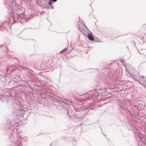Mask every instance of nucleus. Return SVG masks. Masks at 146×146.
<instances>
[{"label":"nucleus","instance_id":"nucleus-5","mask_svg":"<svg viewBox=\"0 0 146 146\" xmlns=\"http://www.w3.org/2000/svg\"><path fill=\"white\" fill-rule=\"evenodd\" d=\"M138 52L139 53L141 54H144L145 56V50L143 49H140L139 50H138Z\"/></svg>","mask_w":146,"mask_h":146},{"label":"nucleus","instance_id":"nucleus-9","mask_svg":"<svg viewBox=\"0 0 146 146\" xmlns=\"http://www.w3.org/2000/svg\"><path fill=\"white\" fill-rule=\"evenodd\" d=\"M51 3H52V2H51V1L50 0L48 3V5H50L51 6Z\"/></svg>","mask_w":146,"mask_h":146},{"label":"nucleus","instance_id":"nucleus-11","mask_svg":"<svg viewBox=\"0 0 146 146\" xmlns=\"http://www.w3.org/2000/svg\"><path fill=\"white\" fill-rule=\"evenodd\" d=\"M51 1H52L53 2H56L57 0H51Z\"/></svg>","mask_w":146,"mask_h":146},{"label":"nucleus","instance_id":"nucleus-10","mask_svg":"<svg viewBox=\"0 0 146 146\" xmlns=\"http://www.w3.org/2000/svg\"><path fill=\"white\" fill-rule=\"evenodd\" d=\"M126 70H127V72H128V73L130 75V76H132V75H131V74L129 73V72L127 70V68H126Z\"/></svg>","mask_w":146,"mask_h":146},{"label":"nucleus","instance_id":"nucleus-2","mask_svg":"<svg viewBox=\"0 0 146 146\" xmlns=\"http://www.w3.org/2000/svg\"><path fill=\"white\" fill-rule=\"evenodd\" d=\"M133 132L137 137H138L140 138L141 141H142L143 144L145 145L146 143L145 139H146V136L143 135L142 134H141L137 129H135L133 131Z\"/></svg>","mask_w":146,"mask_h":146},{"label":"nucleus","instance_id":"nucleus-8","mask_svg":"<svg viewBox=\"0 0 146 146\" xmlns=\"http://www.w3.org/2000/svg\"><path fill=\"white\" fill-rule=\"evenodd\" d=\"M67 49V48H65L63 50H62L60 52V54H61L62 53L65 52L66 50Z\"/></svg>","mask_w":146,"mask_h":146},{"label":"nucleus","instance_id":"nucleus-3","mask_svg":"<svg viewBox=\"0 0 146 146\" xmlns=\"http://www.w3.org/2000/svg\"><path fill=\"white\" fill-rule=\"evenodd\" d=\"M90 97L88 98V99H97L98 97V94L97 92L95 90H93L90 94Z\"/></svg>","mask_w":146,"mask_h":146},{"label":"nucleus","instance_id":"nucleus-12","mask_svg":"<svg viewBox=\"0 0 146 146\" xmlns=\"http://www.w3.org/2000/svg\"><path fill=\"white\" fill-rule=\"evenodd\" d=\"M121 61L122 63H123V60H121Z\"/></svg>","mask_w":146,"mask_h":146},{"label":"nucleus","instance_id":"nucleus-1","mask_svg":"<svg viewBox=\"0 0 146 146\" xmlns=\"http://www.w3.org/2000/svg\"><path fill=\"white\" fill-rule=\"evenodd\" d=\"M25 11V9L24 8L21 7V8H17L16 11H12L11 9V13L13 15V20L14 21H15L17 18V20L22 23L23 20L22 19H27V16L24 13Z\"/></svg>","mask_w":146,"mask_h":146},{"label":"nucleus","instance_id":"nucleus-15","mask_svg":"<svg viewBox=\"0 0 146 146\" xmlns=\"http://www.w3.org/2000/svg\"><path fill=\"white\" fill-rule=\"evenodd\" d=\"M2 27L1 25L0 24V28Z\"/></svg>","mask_w":146,"mask_h":146},{"label":"nucleus","instance_id":"nucleus-7","mask_svg":"<svg viewBox=\"0 0 146 146\" xmlns=\"http://www.w3.org/2000/svg\"><path fill=\"white\" fill-rule=\"evenodd\" d=\"M81 24L82 25V27L84 29V28H85V29H87V27L84 25V23L83 22H80Z\"/></svg>","mask_w":146,"mask_h":146},{"label":"nucleus","instance_id":"nucleus-13","mask_svg":"<svg viewBox=\"0 0 146 146\" xmlns=\"http://www.w3.org/2000/svg\"><path fill=\"white\" fill-rule=\"evenodd\" d=\"M144 106H143L142 107H141V110H142V109H144Z\"/></svg>","mask_w":146,"mask_h":146},{"label":"nucleus","instance_id":"nucleus-6","mask_svg":"<svg viewBox=\"0 0 146 146\" xmlns=\"http://www.w3.org/2000/svg\"><path fill=\"white\" fill-rule=\"evenodd\" d=\"M88 38L91 41H93L94 40V38L91 34H88Z\"/></svg>","mask_w":146,"mask_h":146},{"label":"nucleus","instance_id":"nucleus-14","mask_svg":"<svg viewBox=\"0 0 146 146\" xmlns=\"http://www.w3.org/2000/svg\"><path fill=\"white\" fill-rule=\"evenodd\" d=\"M79 30H80V31L81 29H80V26H79Z\"/></svg>","mask_w":146,"mask_h":146},{"label":"nucleus","instance_id":"nucleus-4","mask_svg":"<svg viewBox=\"0 0 146 146\" xmlns=\"http://www.w3.org/2000/svg\"><path fill=\"white\" fill-rule=\"evenodd\" d=\"M145 79L143 77H140L139 80H137L139 83L142 85L143 86L146 87L145 81L144 79Z\"/></svg>","mask_w":146,"mask_h":146}]
</instances>
